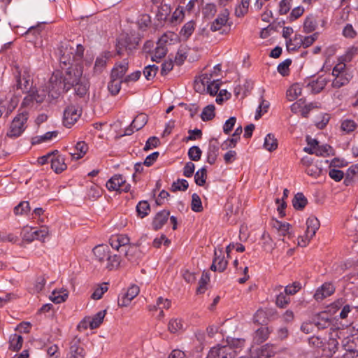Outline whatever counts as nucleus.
<instances>
[{
  "label": "nucleus",
  "instance_id": "1",
  "mask_svg": "<svg viewBox=\"0 0 358 358\" xmlns=\"http://www.w3.org/2000/svg\"><path fill=\"white\" fill-rule=\"evenodd\" d=\"M73 51V48L68 43L62 45L59 48L60 67L62 69H66L64 75L66 92L69 91L75 83L83 78V66L79 64L72 63L71 55Z\"/></svg>",
  "mask_w": 358,
  "mask_h": 358
},
{
  "label": "nucleus",
  "instance_id": "2",
  "mask_svg": "<svg viewBox=\"0 0 358 358\" xmlns=\"http://www.w3.org/2000/svg\"><path fill=\"white\" fill-rule=\"evenodd\" d=\"M331 74L334 77L331 87L334 89L348 85L354 77L352 68L343 62H338L334 66Z\"/></svg>",
  "mask_w": 358,
  "mask_h": 358
},
{
  "label": "nucleus",
  "instance_id": "3",
  "mask_svg": "<svg viewBox=\"0 0 358 358\" xmlns=\"http://www.w3.org/2000/svg\"><path fill=\"white\" fill-rule=\"evenodd\" d=\"M15 84L13 89L20 90L23 93L32 89L33 81L31 78L30 69L27 66L20 67L15 65L13 69Z\"/></svg>",
  "mask_w": 358,
  "mask_h": 358
},
{
  "label": "nucleus",
  "instance_id": "4",
  "mask_svg": "<svg viewBox=\"0 0 358 358\" xmlns=\"http://www.w3.org/2000/svg\"><path fill=\"white\" fill-rule=\"evenodd\" d=\"M64 92H66L64 87V75L61 71L56 70L52 73L49 80L48 97L52 99H57Z\"/></svg>",
  "mask_w": 358,
  "mask_h": 358
},
{
  "label": "nucleus",
  "instance_id": "5",
  "mask_svg": "<svg viewBox=\"0 0 358 358\" xmlns=\"http://www.w3.org/2000/svg\"><path fill=\"white\" fill-rule=\"evenodd\" d=\"M27 119L28 113L27 111H22L17 114L10 123L6 136L12 138L19 137L26 128L25 124Z\"/></svg>",
  "mask_w": 358,
  "mask_h": 358
},
{
  "label": "nucleus",
  "instance_id": "6",
  "mask_svg": "<svg viewBox=\"0 0 358 358\" xmlns=\"http://www.w3.org/2000/svg\"><path fill=\"white\" fill-rule=\"evenodd\" d=\"M320 226V221L316 217H309L306 220V230L305 234L298 238V245L301 247H306L315 235Z\"/></svg>",
  "mask_w": 358,
  "mask_h": 358
},
{
  "label": "nucleus",
  "instance_id": "7",
  "mask_svg": "<svg viewBox=\"0 0 358 358\" xmlns=\"http://www.w3.org/2000/svg\"><path fill=\"white\" fill-rule=\"evenodd\" d=\"M108 191H122L127 192L131 185L126 182V180L121 174H115L112 176L106 184Z\"/></svg>",
  "mask_w": 358,
  "mask_h": 358
},
{
  "label": "nucleus",
  "instance_id": "8",
  "mask_svg": "<svg viewBox=\"0 0 358 358\" xmlns=\"http://www.w3.org/2000/svg\"><path fill=\"white\" fill-rule=\"evenodd\" d=\"M328 80L324 76H319L317 78L305 80L303 83V89L311 94H318L323 90L327 84Z\"/></svg>",
  "mask_w": 358,
  "mask_h": 358
},
{
  "label": "nucleus",
  "instance_id": "9",
  "mask_svg": "<svg viewBox=\"0 0 358 358\" xmlns=\"http://www.w3.org/2000/svg\"><path fill=\"white\" fill-rule=\"evenodd\" d=\"M236 351L230 346L217 345L212 348L206 358H235Z\"/></svg>",
  "mask_w": 358,
  "mask_h": 358
},
{
  "label": "nucleus",
  "instance_id": "10",
  "mask_svg": "<svg viewBox=\"0 0 358 358\" xmlns=\"http://www.w3.org/2000/svg\"><path fill=\"white\" fill-rule=\"evenodd\" d=\"M312 319L314 325L319 330L327 329L329 327L331 330L332 329L331 327L333 325L334 318L329 312H320L314 315Z\"/></svg>",
  "mask_w": 358,
  "mask_h": 358
},
{
  "label": "nucleus",
  "instance_id": "11",
  "mask_svg": "<svg viewBox=\"0 0 358 358\" xmlns=\"http://www.w3.org/2000/svg\"><path fill=\"white\" fill-rule=\"evenodd\" d=\"M81 110L75 106L71 105L67 106L63 114V124L66 127L70 128L80 118Z\"/></svg>",
  "mask_w": 358,
  "mask_h": 358
},
{
  "label": "nucleus",
  "instance_id": "12",
  "mask_svg": "<svg viewBox=\"0 0 358 358\" xmlns=\"http://www.w3.org/2000/svg\"><path fill=\"white\" fill-rule=\"evenodd\" d=\"M66 358H86V351L82 346L80 338L75 337L71 341Z\"/></svg>",
  "mask_w": 358,
  "mask_h": 358
},
{
  "label": "nucleus",
  "instance_id": "13",
  "mask_svg": "<svg viewBox=\"0 0 358 358\" xmlns=\"http://www.w3.org/2000/svg\"><path fill=\"white\" fill-rule=\"evenodd\" d=\"M138 45V40L136 38L126 36L124 39H119L116 44V51L118 55L123 54V48L130 54L131 51Z\"/></svg>",
  "mask_w": 358,
  "mask_h": 358
},
{
  "label": "nucleus",
  "instance_id": "14",
  "mask_svg": "<svg viewBox=\"0 0 358 358\" xmlns=\"http://www.w3.org/2000/svg\"><path fill=\"white\" fill-rule=\"evenodd\" d=\"M148 120V117L146 114H138L133 120L131 124L125 129L124 135L130 136L134 132V131L141 129L147 124Z\"/></svg>",
  "mask_w": 358,
  "mask_h": 358
},
{
  "label": "nucleus",
  "instance_id": "15",
  "mask_svg": "<svg viewBox=\"0 0 358 358\" xmlns=\"http://www.w3.org/2000/svg\"><path fill=\"white\" fill-rule=\"evenodd\" d=\"M140 289L136 285H131L127 292L120 295L118 298V306L121 307L127 306L130 302L139 294Z\"/></svg>",
  "mask_w": 358,
  "mask_h": 358
},
{
  "label": "nucleus",
  "instance_id": "16",
  "mask_svg": "<svg viewBox=\"0 0 358 358\" xmlns=\"http://www.w3.org/2000/svg\"><path fill=\"white\" fill-rule=\"evenodd\" d=\"M167 43V36L166 35L162 36L157 43V47L155 49L153 55L152 56V60L153 62H159L160 59L165 57L167 53V48L166 43Z\"/></svg>",
  "mask_w": 358,
  "mask_h": 358
},
{
  "label": "nucleus",
  "instance_id": "17",
  "mask_svg": "<svg viewBox=\"0 0 358 358\" xmlns=\"http://www.w3.org/2000/svg\"><path fill=\"white\" fill-rule=\"evenodd\" d=\"M335 292V287L333 284L330 282H324L322 285L318 287L314 294V299L319 301L331 296Z\"/></svg>",
  "mask_w": 358,
  "mask_h": 358
},
{
  "label": "nucleus",
  "instance_id": "18",
  "mask_svg": "<svg viewBox=\"0 0 358 358\" xmlns=\"http://www.w3.org/2000/svg\"><path fill=\"white\" fill-rule=\"evenodd\" d=\"M51 169L56 173H60L66 169L67 166L64 162L63 156L59 155L58 150H55L50 162Z\"/></svg>",
  "mask_w": 358,
  "mask_h": 358
},
{
  "label": "nucleus",
  "instance_id": "19",
  "mask_svg": "<svg viewBox=\"0 0 358 358\" xmlns=\"http://www.w3.org/2000/svg\"><path fill=\"white\" fill-rule=\"evenodd\" d=\"M113 53L110 51H104L95 60L94 71L96 73H101L105 69L107 62L112 58Z\"/></svg>",
  "mask_w": 358,
  "mask_h": 358
},
{
  "label": "nucleus",
  "instance_id": "20",
  "mask_svg": "<svg viewBox=\"0 0 358 358\" xmlns=\"http://www.w3.org/2000/svg\"><path fill=\"white\" fill-rule=\"evenodd\" d=\"M220 144L216 138H212L209 142L207 152V162L215 164L219 154Z\"/></svg>",
  "mask_w": 358,
  "mask_h": 358
},
{
  "label": "nucleus",
  "instance_id": "21",
  "mask_svg": "<svg viewBox=\"0 0 358 358\" xmlns=\"http://www.w3.org/2000/svg\"><path fill=\"white\" fill-rule=\"evenodd\" d=\"M169 215L170 212L166 210L158 212L153 218L152 222V229L155 231L160 229L168 221Z\"/></svg>",
  "mask_w": 358,
  "mask_h": 358
},
{
  "label": "nucleus",
  "instance_id": "22",
  "mask_svg": "<svg viewBox=\"0 0 358 358\" xmlns=\"http://www.w3.org/2000/svg\"><path fill=\"white\" fill-rule=\"evenodd\" d=\"M129 238L124 234H115L110 236L109 243L113 249L117 250L120 247H124L129 244Z\"/></svg>",
  "mask_w": 358,
  "mask_h": 358
},
{
  "label": "nucleus",
  "instance_id": "23",
  "mask_svg": "<svg viewBox=\"0 0 358 358\" xmlns=\"http://www.w3.org/2000/svg\"><path fill=\"white\" fill-rule=\"evenodd\" d=\"M229 12L227 9L222 10L217 17L216 19L211 23L210 30L212 31H216L220 30L223 26H224L228 21Z\"/></svg>",
  "mask_w": 358,
  "mask_h": 358
},
{
  "label": "nucleus",
  "instance_id": "24",
  "mask_svg": "<svg viewBox=\"0 0 358 358\" xmlns=\"http://www.w3.org/2000/svg\"><path fill=\"white\" fill-rule=\"evenodd\" d=\"M129 69V63L127 59H124L122 62L115 64L110 73V77L122 80Z\"/></svg>",
  "mask_w": 358,
  "mask_h": 358
},
{
  "label": "nucleus",
  "instance_id": "25",
  "mask_svg": "<svg viewBox=\"0 0 358 358\" xmlns=\"http://www.w3.org/2000/svg\"><path fill=\"white\" fill-rule=\"evenodd\" d=\"M109 250L110 248L107 245L102 244L95 246L92 250L95 260L101 264H103Z\"/></svg>",
  "mask_w": 358,
  "mask_h": 358
},
{
  "label": "nucleus",
  "instance_id": "26",
  "mask_svg": "<svg viewBox=\"0 0 358 358\" xmlns=\"http://www.w3.org/2000/svg\"><path fill=\"white\" fill-rule=\"evenodd\" d=\"M120 257L115 254H112L110 250L108 251V255L105 259V268L109 271L117 269L120 264Z\"/></svg>",
  "mask_w": 358,
  "mask_h": 358
},
{
  "label": "nucleus",
  "instance_id": "27",
  "mask_svg": "<svg viewBox=\"0 0 358 358\" xmlns=\"http://www.w3.org/2000/svg\"><path fill=\"white\" fill-rule=\"evenodd\" d=\"M17 106V102L14 100H3L0 99V117L4 115L5 117H8V115L12 113V111Z\"/></svg>",
  "mask_w": 358,
  "mask_h": 358
},
{
  "label": "nucleus",
  "instance_id": "28",
  "mask_svg": "<svg viewBox=\"0 0 358 358\" xmlns=\"http://www.w3.org/2000/svg\"><path fill=\"white\" fill-rule=\"evenodd\" d=\"M72 88L74 89L75 94L77 96L84 97L89 90L90 84L86 79L82 78L79 82L75 83Z\"/></svg>",
  "mask_w": 358,
  "mask_h": 358
},
{
  "label": "nucleus",
  "instance_id": "29",
  "mask_svg": "<svg viewBox=\"0 0 358 358\" xmlns=\"http://www.w3.org/2000/svg\"><path fill=\"white\" fill-rule=\"evenodd\" d=\"M65 43L69 44V45L71 47H72L74 50L73 53L71 55L72 63L80 64V62H82V59L84 56V51H85L84 47L81 44H77L76 45V48L75 49V48L73 45H71L69 42L62 43L60 45V46Z\"/></svg>",
  "mask_w": 358,
  "mask_h": 358
},
{
  "label": "nucleus",
  "instance_id": "30",
  "mask_svg": "<svg viewBox=\"0 0 358 358\" xmlns=\"http://www.w3.org/2000/svg\"><path fill=\"white\" fill-rule=\"evenodd\" d=\"M303 89V84L295 83L292 85L287 91V97L289 101H292L297 99V97L302 94Z\"/></svg>",
  "mask_w": 358,
  "mask_h": 358
},
{
  "label": "nucleus",
  "instance_id": "31",
  "mask_svg": "<svg viewBox=\"0 0 358 358\" xmlns=\"http://www.w3.org/2000/svg\"><path fill=\"white\" fill-rule=\"evenodd\" d=\"M23 338L17 334H11L9 337V350L17 352L19 351L22 346Z\"/></svg>",
  "mask_w": 358,
  "mask_h": 358
},
{
  "label": "nucleus",
  "instance_id": "32",
  "mask_svg": "<svg viewBox=\"0 0 358 358\" xmlns=\"http://www.w3.org/2000/svg\"><path fill=\"white\" fill-rule=\"evenodd\" d=\"M88 145L85 141H78L74 148V152H71L73 158L76 159H81L87 153Z\"/></svg>",
  "mask_w": 358,
  "mask_h": 358
},
{
  "label": "nucleus",
  "instance_id": "33",
  "mask_svg": "<svg viewBox=\"0 0 358 358\" xmlns=\"http://www.w3.org/2000/svg\"><path fill=\"white\" fill-rule=\"evenodd\" d=\"M196 23L194 20L186 22L180 31V36L184 41L187 40L195 29Z\"/></svg>",
  "mask_w": 358,
  "mask_h": 358
},
{
  "label": "nucleus",
  "instance_id": "34",
  "mask_svg": "<svg viewBox=\"0 0 358 358\" xmlns=\"http://www.w3.org/2000/svg\"><path fill=\"white\" fill-rule=\"evenodd\" d=\"M250 0H240L235 8V15L238 17H244L248 12Z\"/></svg>",
  "mask_w": 358,
  "mask_h": 358
},
{
  "label": "nucleus",
  "instance_id": "35",
  "mask_svg": "<svg viewBox=\"0 0 358 358\" xmlns=\"http://www.w3.org/2000/svg\"><path fill=\"white\" fill-rule=\"evenodd\" d=\"M338 329L333 330V331L330 333V336L326 343V348L329 350V352L333 353H334L338 349V341L336 338L338 336Z\"/></svg>",
  "mask_w": 358,
  "mask_h": 358
},
{
  "label": "nucleus",
  "instance_id": "36",
  "mask_svg": "<svg viewBox=\"0 0 358 358\" xmlns=\"http://www.w3.org/2000/svg\"><path fill=\"white\" fill-rule=\"evenodd\" d=\"M308 203V200L303 193L299 192L295 194L294 197L292 199V205L293 207L296 210H302L305 208V206Z\"/></svg>",
  "mask_w": 358,
  "mask_h": 358
},
{
  "label": "nucleus",
  "instance_id": "37",
  "mask_svg": "<svg viewBox=\"0 0 358 358\" xmlns=\"http://www.w3.org/2000/svg\"><path fill=\"white\" fill-rule=\"evenodd\" d=\"M212 74H203L201 76L200 79V83H196L194 85V88L196 92H202L205 91V87H208V85H210L213 80H211Z\"/></svg>",
  "mask_w": 358,
  "mask_h": 358
},
{
  "label": "nucleus",
  "instance_id": "38",
  "mask_svg": "<svg viewBox=\"0 0 358 358\" xmlns=\"http://www.w3.org/2000/svg\"><path fill=\"white\" fill-rule=\"evenodd\" d=\"M122 83H124L123 80H120L110 77V80L108 84V89L113 96H115L119 93L121 89V84Z\"/></svg>",
  "mask_w": 358,
  "mask_h": 358
},
{
  "label": "nucleus",
  "instance_id": "39",
  "mask_svg": "<svg viewBox=\"0 0 358 358\" xmlns=\"http://www.w3.org/2000/svg\"><path fill=\"white\" fill-rule=\"evenodd\" d=\"M136 212L138 217L143 218L150 212V206L147 201H141L136 205Z\"/></svg>",
  "mask_w": 358,
  "mask_h": 358
},
{
  "label": "nucleus",
  "instance_id": "40",
  "mask_svg": "<svg viewBox=\"0 0 358 358\" xmlns=\"http://www.w3.org/2000/svg\"><path fill=\"white\" fill-rule=\"evenodd\" d=\"M317 39L316 34H314L310 36L303 37L301 35H299V37L295 36L294 41H297V44H300L303 46V48H308Z\"/></svg>",
  "mask_w": 358,
  "mask_h": 358
},
{
  "label": "nucleus",
  "instance_id": "41",
  "mask_svg": "<svg viewBox=\"0 0 358 358\" xmlns=\"http://www.w3.org/2000/svg\"><path fill=\"white\" fill-rule=\"evenodd\" d=\"M264 148L270 152L275 150L278 148V141L272 134H268L266 136Z\"/></svg>",
  "mask_w": 358,
  "mask_h": 358
},
{
  "label": "nucleus",
  "instance_id": "42",
  "mask_svg": "<svg viewBox=\"0 0 358 358\" xmlns=\"http://www.w3.org/2000/svg\"><path fill=\"white\" fill-rule=\"evenodd\" d=\"M269 333L268 327H260L255 333V340L257 343H262L268 338Z\"/></svg>",
  "mask_w": 358,
  "mask_h": 358
},
{
  "label": "nucleus",
  "instance_id": "43",
  "mask_svg": "<svg viewBox=\"0 0 358 358\" xmlns=\"http://www.w3.org/2000/svg\"><path fill=\"white\" fill-rule=\"evenodd\" d=\"M207 178V169L205 166L199 169L194 175V181L199 186H203Z\"/></svg>",
  "mask_w": 358,
  "mask_h": 358
},
{
  "label": "nucleus",
  "instance_id": "44",
  "mask_svg": "<svg viewBox=\"0 0 358 358\" xmlns=\"http://www.w3.org/2000/svg\"><path fill=\"white\" fill-rule=\"evenodd\" d=\"M106 310H105L98 312L89 322L90 327L92 329H96L100 326L106 315Z\"/></svg>",
  "mask_w": 358,
  "mask_h": 358
},
{
  "label": "nucleus",
  "instance_id": "45",
  "mask_svg": "<svg viewBox=\"0 0 358 358\" xmlns=\"http://www.w3.org/2000/svg\"><path fill=\"white\" fill-rule=\"evenodd\" d=\"M215 107L213 104L206 106L201 114V117L203 121L211 120L215 117Z\"/></svg>",
  "mask_w": 358,
  "mask_h": 358
},
{
  "label": "nucleus",
  "instance_id": "46",
  "mask_svg": "<svg viewBox=\"0 0 358 358\" xmlns=\"http://www.w3.org/2000/svg\"><path fill=\"white\" fill-rule=\"evenodd\" d=\"M58 134L59 132L57 131H48L43 135L36 136L33 141V144L49 141L53 138H56L58 136Z\"/></svg>",
  "mask_w": 358,
  "mask_h": 358
},
{
  "label": "nucleus",
  "instance_id": "47",
  "mask_svg": "<svg viewBox=\"0 0 358 358\" xmlns=\"http://www.w3.org/2000/svg\"><path fill=\"white\" fill-rule=\"evenodd\" d=\"M191 209L196 213H200L203 209L201 198L196 193L192 195Z\"/></svg>",
  "mask_w": 358,
  "mask_h": 358
},
{
  "label": "nucleus",
  "instance_id": "48",
  "mask_svg": "<svg viewBox=\"0 0 358 358\" xmlns=\"http://www.w3.org/2000/svg\"><path fill=\"white\" fill-rule=\"evenodd\" d=\"M216 12V5L213 3H206L202 8V14L205 18H212Z\"/></svg>",
  "mask_w": 358,
  "mask_h": 358
},
{
  "label": "nucleus",
  "instance_id": "49",
  "mask_svg": "<svg viewBox=\"0 0 358 358\" xmlns=\"http://www.w3.org/2000/svg\"><path fill=\"white\" fill-rule=\"evenodd\" d=\"M357 48L354 47L350 48L345 52V53L343 55L341 56L338 58V62H343L345 64H346V63H348L352 61V59H353L355 55H357Z\"/></svg>",
  "mask_w": 358,
  "mask_h": 358
},
{
  "label": "nucleus",
  "instance_id": "50",
  "mask_svg": "<svg viewBox=\"0 0 358 358\" xmlns=\"http://www.w3.org/2000/svg\"><path fill=\"white\" fill-rule=\"evenodd\" d=\"M189 187V183L185 179H178L171 185V190L172 192L185 191Z\"/></svg>",
  "mask_w": 358,
  "mask_h": 358
},
{
  "label": "nucleus",
  "instance_id": "51",
  "mask_svg": "<svg viewBox=\"0 0 358 358\" xmlns=\"http://www.w3.org/2000/svg\"><path fill=\"white\" fill-rule=\"evenodd\" d=\"M290 303V298L285 292H280L275 299V304L278 308H285Z\"/></svg>",
  "mask_w": 358,
  "mask_h": 358
},
{
  "label": "nucleus",
  "instance_id": "52",
  "mask_svg": "<svg viewBox=\"0 0 358 358\" xmlns=\"http://www.w3.org/2000/svg\"><path fill=\"white\" fill-rule=\"evenodd\" d=\"M158 69H159L158 66H156L155 64L148 65L143 69V74L145 76V78L148 80H150L153 79L155 77V76L158 71Z\"/></svg>",
  "mask_w": 358,
  "mask_h": 358
},
{
  "label": "nucleus",
  "instance_id": "53",
  "mask_svg": "<svg viewBox=\"0 0 358 358\" xmlns=\"http://www.w3.org/2000/svg\"><path fill=\"white\" fill-rule=\"evenodd\" d=\"M221 84V80H213L212 83L210 85H208V87H206L207 93H208L212 96L217 95V92L220 91Z\"/></svg>",
  "mask_w": 358,
  "mask_h": 358
},
{
  "label": "nucleus",
  "instance_id": "54",
  "mask_svg": "<svg viewBox=\"0 0 358 358\" xmlns=\"http://www.w3.org/2000/svg\"><path fill=\"white\" fill-rule=\"evenodd\" d=\"M357 127V123L351 119H345L342 121L341 128L346 133L352 132Z\"/></svg>",
  "mask_w": 358,
  "mask_h": 358
},
{
  "label": "nucleus",
  "instance_id": "55",
  "mask_svg": "<svg viewBox=\"0 0 358 358\" xmlns=\"http://www.w3.org/2000/svg\"><path fill=\"white\" fill-rule=\"evenodd\" d=\"M317 27L316 20L313 17H307L303 22V29L306 33L313 31Z\"/></svg>",
  "mask_w": 358,
  "mask_h": 358
},
{
  "label": "nucleus",
  "instance_id": "56",
  "mask_svg": "<svg viewBox=\"0 0 358 358\" xmlns=\"http://www.w3.org/2000/svg\"><path fill=\"white\" fill-rule=\"evenodd\" d=\"M210 280V277L208 273H203L201 275V278L199 281V287L196 289L197 294H202L204 293L206 289V285Z\"/></svg>",
  "mask_w": 358,
  "mask_h": 358
},
{
  "label": "nucleus",
  "instance_id": "57",
  "mask_svg": "<svg viewBox=\"0 0 358 358\" xmlns=\"http://www.w3.org/2000/svg\"><path fill=\"white\" fill-rule=\"evenodd\" d=\"M168 329L172 334L177 333L182 329V320L180 319H171L169 322Z\"/></svg>",
  "mask_w": 358,
  "mask_h": 358
},
{
  "label": "nucleus",
  "instance_id": "58",
  "mask_svg": "<svg viewBox=\"0 0 358 358\" xmlns=\"http://www.w3.org/2000/svg\"><path fill=\"white\" fill-rule=\"evenodd\" d=\"M33 227H25L22 229L21 231V237L22 241L24 242L29 243L34 241V237L32 234Z\"/></svg>",
  "mask_w": 358,
  "mask_h": 358
},
{
  "label": "nucleus",
  "instance_id": "59",
  "mask_svg": "<svg viewBox=\"0 0 358 358\" xmlns=\"http://www.w3.org/2000/svg\"><path fill=\"white\" fill-rule=\"evenodd\" d=\"M201 150L196 145L191 147L188 150V157L192 161H199L201 159Z\"/></svg>",
  "mask_w": 358,
  "mask_h": 358
},
{
  "label": "nucleus",
  "instance_id": "60",
  "mask_svg": "<svg viewBox=\"0 0 358 358\" xmlns=\"http://www.w3.org/2000/svg\"><path fill=\"white\" fill-rule=\"evenodd\" d=\"M30 210V206L28 201H22L14 208V213L15 215L26 214Z\"/></svg>",
  "mask_w": 358,
  "mask_h": 358
},
{
  "label": "nucleus",
  "instance_id": "61",
  "mask_svg": "<svg viewBox=\"0 0 358 358\" xmlns=\"http://www.w3.org/2000/svg\"><path fill=\"white\" fill-rule=\"evenodd\" d=\"M102 190L97 185H92L87 190V196L90 199L96 200L101 196Z\"/></svg>",
  "mask_w": 358,
  "mask_h": 358
},
{
  "label": "nucleus",
  "instance_id": "62",
  "mask_svg": "<svg viewBox=\"0 0 358 358\" xmlns=\"http://www.w3.org/2000/svg\"><path fill=\"white\" fill-rule=\"evenodd\" d=\"M343 36L348 38H354L357 36V31L351 24H346L342 31Z\"/></svg>",
  "mask_w": 358,
  "mask_h": 358
},
{
  "label": "nucleus",
  "instance_id": "63",
  "mask_svg": "<svg viewBox=\"0 0 358 358\" xmlns=\"http://www.w3.org/2000/svg\"><path fill=\"white\" fill-rule=\"evenodd\" d=\"M215 258L213 259V261L215 262L218 267V271L222 272L224 271L227 266V261L224 259V257L223 255L217 256V252H215Z\"/></svg>",
  "mask_w": 358,
  "mask_h": 358
},
{
  "label": "nucleus",
  "instance_id": "64",
  "mask_svg": "<svg viewBox=\"0 0 358 358\" xmlns=\"http://www.w3.org/2000/svg\"><path fill=\"white\" fill-rule=\"evenodd\" d=\"M31 92L34 94V99L36 103H41L43 102L47 95H48V92H47L45 90H31Z\"/></svg>",
  "mask_w": 358,
  "mask_h": 358
}]
</instances>
